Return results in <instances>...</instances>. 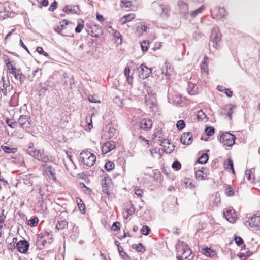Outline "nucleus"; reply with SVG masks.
<instances>
[{
  "mask_svg": "<svg viewBox=\"0 0 260 260\" xmlns=\"http://www.w3.org/2000/svg\"><path fill=\"white\" fill-rule=\"evenodd\" d=\"M198 88L194 83L189 82L188 85L187 91L189 94L194 95L198 93Z\"/></svg>",
  "mask_w": 260,
  "mask_h": 260,
  "instance_id": "7c9ffc66",
  "label": "nucleus"
},
{
  "mask_svg": "<svg viewBox=\"0 0 260 260\" xmlns=\"http://www.w3.org/2000/svg\"><path fill=\"white\" fill-rule=\"evenodd\" d=\"M29 154L35 159L42 161L46 162L48 160L43 151L40 150H28Z\"/></svg>",
  "mask_w": 260,
  "mask_h": 260,
  "instance_id": "0eeeda50",
  "label": "nucleus"
},
{
  "mask_svg": "<svg viewBox=\"0 0 260 260\" xmlns=\"http://www.w3.org/2000/svg\"><path fill=\"white\" fill-rule=\"evenodd\" d=\"M68 226V222L65 219H60L56 225V228L58 230H61L67 229Z\"/></svg>",
  "mask_w": 260,
  "mask_h": 260,
  "instance_id": "2f4dec72",
  "label": "nucleus"
},
{
  "mask_svg": "<svg viewBox=\"0 0 260 260\" xmlns=\"http://www.w3.org/2000/svg\"><path fill=\"white\" fill-rule=\"evenodd\" d=\"M133 249H135L138 252L144 253L145 251V248L142 243L133 244L132 245Z\"/></svg>",
  "mask_w": 260,
  "mask_h": 260,
  "instance_id": "4c0bfd02",
  "label": "nucleus"
},
{
  "mask_svg": "<svg viewBox=\"0 0 260 260\" xmlns=\"http://www.w3.org/2000/svg\"><path fill=\"white\" fill-rule=\"evenodd\" d=\"M208 160V155L207 154H203L198 159V162L200 164H205Z\"/></svg>",
  "mask_w": 260,
  "mask_h": 260,
  "instance_id": "09e8293b",
  "label": "nucleus"
},
{
  "mask_svg": "<svg viewBox=\"0 0 260 260\" xmlns=\"http://www.w3.org/2000/svg\"><path fill=\"white\" fill-rule=\"evenodd\" d=\"M84 27V22L82 20H80L78 22L77 27L75 28V31L77 33L80 32Z\"/></svg>",
  "mask_w": 260,
  "mask_h": 260,
  "instance_id": "49530a36",
  "label": "nucleus"
},
{
  "mask_svg": "<svg viewBox=\"0 0 260 260\" xmlns=\"http://www.w3.org/2000/svg\"><path fill=\"white\" fill-rule=\"evenodd\" d=\"M209 174V170L206 167H202V168L197 170L195 173L196 178L200 180L207 179Z\"/></svg>",
  "mask_w": 260,
  "mask_h": 260,
  "instance_id": "f8f14e48",
  "label": "nucleus"
},
{
  "mask_svg": "<svg viewBox=\"0 0 260 260\" xmlns=\"http://www.w3.org/2000/svg\"><path fill=\"white\" fill-rule=\"evenodd\" d=\"M18 123L20 127L25 131H28L31 127V118L27 115H21L18 119Z\"/></svg>",
  "mask_w": 260,
  "mask_h": 260,
  "instance_id": "423d86ee",
  "label": "nucleus"
},
{
  "mask_svg": "<svg viewBox=\"0 0 260 260\" xmlns=\"http://www.w3.org/2000/svg\"><path fill=\"white\" fill-rule=\"evenodd\" d=\"M140 68L139 77L141 78H146L151 73V69L148 68L145 64H142Z\"/></svg>",
  "mask_w": 260,
  "mask_h": 260,
  "instance_id": "6ab92c4d",
  "label": "nucleus"
},
{
  "mask_svg": "<svg viewBox=\"0 0 260 260\" xmlns=\"http://www.w3.org/2000/svg\"><path fill=\"white\" fill-rule=\"evenodd\" d=\"M200 251L204 255L207 257H213L216 254L215 251L210 248L203 246L201 248Z\"/></svg>",
  "mask_w": 260,
  "mask_h": 260,
  "instance_id": "393cba45",
  "label": "nucleus"
},
{
  "mask_svg": "<svg viewBox=\"0 0 260 260\" xmlns=\"http://www.w3.org/2000/svg\"><path fill=\"white\" fill-rule=\"evenodd\" d=\"M177 257L178 260H191L192 256V251L183 243L179 244L176 247Z\"/></svg>",
  "mask_w": 260,
  "mask_h": 260,
  "instance_id": "f257e3e1",
  "label": "nucleus"
},
{
  "mask_svg": "<svg viewBox=\"0 0 260 260\" xmlns=\"http://www.w3.org/2000/svg\"><path fill=\"white\" fill-rule=\"evenodd\" d=\"M4 212L5 210L3 209L1 211V214L0 215V228L3 227V224L6 219V215L4 214Z\"/></svg>",
  "mask_w": 260,
  "mask_h": 260,
  "instance_id": "4d7b16f0",
  "label": "nucleus"
},
{
  "mask_svg": "<svg viewBox=\"0 0 260 260\" xmlns=\"http://www.w3.org/2000/svg\"><path fill=\"white\" fill-rule=\"evenodd\" d=\"M39 219L37 217H35L33 219H30L28 221V224L30 226H36L38 224Z\"/></svg>",
  "mask_w": 260,
  "mask_h": 260,
  "instance_id": "6e6d98bb",
  "label": "nucleus"
},
{
  "mask_svg": "<svg viewBox=\"0 0 260 260\" xmlns=\"http://www.w3.org/2000/svg\"><path fill=\"white\" fill-rule=\"evenodd\" d=\"M211 15L216 19L220 20L225 17L227 12L224 8L217 7L211 11Z\"/></svg>",
  "mask_w": 260,
  "mask_h": 260,
  "instance_id": "9b49d317",
  "label": "nucleus"
},
{
  "mask_svg": "<svg viewBox=\"0 0 260 260\" xmlns=\"http://www.w3.org/2000/svg\"><path fill=\"white\" fill-rule=\"evenodd\" d=\"M255 169L250 168L245 172L246 179L251 182H254L255 180Z\"/></svg>",
  "mask_w": 260,
  "mask_h": 260,
  "instance_id": "cd10ccee",
  "label": "nucleus"
},
{
  "mask_svg": "<svg viewBox=\"0 0 260 260\" xmlns=\"http://www.w3.org/2000/svg\"><path fill=\"white\" fill-rule=\"evenodd\" d=\"M205 8L203 5L201 6L199 8L192 12L190 14V16L193 18L196 17L198 14L202 13Z\"/></svg>",
  "mask_w": 260,
  "mask_h": 260,
  "instance_id": "de8ad7c7",
  "label": "nucleus"
},
{
  "mask_svg": "<svg viewBox=\"0 0 260 260\" xmlns=\"http://www.w3.org/2000/svg\"><path fill=\"white\" fill-rule=\"evenodd\" d=\"M58 7L57 3L56 1H54L53 2L51 3L50 6L48 8V10L50 11H54L55 10L57 9Z\"/></svg>",
  "mask_w": 260,
  "mask_h": 260,
  "instance_id": "e2e57ef3",
  "label": "nucleus"
},
{
  "mask_svg": "<svg viewBox=\"0 0 260 260\" xmlns=\"http://www.w3.org/2000/svg\"><path fill=\"white\" fill-rule=\"evenodd\" d=\"M136 18V15L134 13H130L128 14H126L122 17H121L119 20V23L121 25H124L127 22H129L133 20Z\"/></svg>",
  "mask_w": 260,
  "mask_h": 260,
  "instance_id": "4be33fe9",
  "label": "nucleus"
},
{
  "mask_svg": "<svg viewBox=\"0 0 260 260\" xmlns=\"http://www.w3.org/2000/svg\"><path fill=\"white\" fill-rule=\"evenodd\" d=\"M62 11L67 14H79L81 10L78 5L69 4L63 8Z\"/></svg>",
  "mask_w": 260,
  "mask_h": 260,
  "instance_id": "6e6552de",
  "label": "nucleus"
},
{
  "mask_svg": "<svg viewBox=\"0 0 260 260\" xmlns=\"http://www.w3.org/2000/svg\"><path fill=\"white\" fill-rule=\"evenodd\" d=\"M150 153L152 156L156 159H160L161 157V154L160 149L157 148L151 149L150 150Z\"/></svg>",
  "mask_w": 260,
  "mask_h": 260,
  "instance_id": "72a5a7b5",
  "label": "nucleus"
},
{
  "mask_svg": "<svg viewBox=\"0 0 260 260\" xmlns=\"http://www.w3.org/2000/svg\"><path fill=\"white\" fill-rule=\"evenodd\" d=\"M235 107L231 104H228L225 105L221 111V114L223 115H226L230 117V119H232V114L233 113V109Z\"/></svg>",
  "mask_w": 260,
  "mask_h": 260,
  "instance_id": "aec40b11",
  "label": "nucleus"
},
{
  "mask_svg": "<svg viewBox=\"0 0 260 260\" xmlns=\"http://www.w3.org/2000/svg\"><path fill=\"white\" fill-rule=\"evenodd\" d=\"M80 186L82 188L83 192L87 194H90L92 192L91 189L86 187L84 183H80Z\"/></svg>",
  "mask_w": 260,
  "mask_h": 260,
  "instance_id": "3c124183",
  "label": "nucleus"
},
{
  "mask_svg": "<svg viewBox=\"0 0 260 260\" xmlns=\"http://www.w3.org/2000/svg\"><path fill=\"white\" fill-rule=\"evenodd\" d=\"M161 145L164 148V150L166 153H171L174 150V146L171 144L168 140L164 139L161 142Z\"/></svg>",
  "mask_w": 260,
  "mask_h": 260,
  "instance_id": "a878e982",
  "label": "nucleus"
},
{
  "mask_svg": "<svg viewBox=\"0 0 260 260\" xmlns=\"http://www.w3.org/2000/svg\"><path fill=\"white\" fill-rule=\"evenodd\" d=\"M113 187V184L111 178L109 176H105L102 181V188L103 192L109 196Z\"/></svg>",
  "mask_w": 260,
  "mask_h": 260,
  "instance_id": "20e7f679",
  "label": "nucleus"
},
{
  "mask_svg": "<svg viewBox=\"0 0 260 260\" xmlns=\"http://www.w3.org/2000/svg\"><path fill=\"white\" fill-rule=\"evenodd\" d=\"M7 72L14 76L16 80H19L20 83H22L25 78V76L21 73H20V70L17 69L12 64L7 67Z\"/></svg>",
  "mask_w": 260,
  "mask_h": 260,
  "instance_id": "39448f33",
  "label": "nucleus"
},
{
  "mask_svg": "<svg viewBox=\"0 0 260 260\" xmlns=\"http://www.w3.org/2000/svg\"><path fill=\"white\" fill-rule=\"evenodd\" d=\"M48 5L49 1L48 0H40L39 7L41 8L43 7H47Z\"/></svg>",
  "mask_w": 260,
  "mask_h": 260,
  "instance_id": "774afa93",
  "label": "nucleus"
},
{
  "mask_svg": "<svg viewBox=\"0 0 260 260\" xmlns=\"http://www.w3.org/2000/svg\"><path fill=\"white\" fill-rule=\"evenodd\" d=\"M79 158L82 163L88 167L92 166L96 160V156L87 150L82 151L80 154Z\"/></svg>",
  "mask_w": 260,
  "mask_h": 260,
  "instance_id": "f03ea898",
  "label": "nucleus"
},
{
  "mask_svg": "<svg viewBox=\"0 0 260 260\" xmlns=\"http://www.w3.org/2000/svg\"><path fill=\"white\" fill-rule=\"evenodd\" d=\"M247 222L251 228L260 230V213H257L253 215L249 219Z\"/></svg>",
  "mask_w": 260,
  "mask_h": 260,
  "instance_id": "1a4fd4ad",
  "label": "nucleus"
},
{
  "mask_svg": "<svg viewBox=\"0 0 260 260\" xmlns=\"http://www.w3.org/2000/svg\"><path fill=\"white\" fill-rule=\"evenodd\" d=\"M153 123L152 120L149 118L143 119L140 123V128L143 131H148L151 129Z\"/></svg>",
  "mask_w": 260,
  "mask_h": 260,
  "instance_id": "dca6fc26",
  "label": "nucleus"
},
{
  "mask_svg": "<svg viewBox=\"0 0 260 260\" xmlns=\"http://www.w3.org/2000/svg\"><path fill=\"white\" fill-rule=\"evenodd\" d=\"M176 126L178 130H182L185 127V122L183 120L178 121L176 124Z\"/></svg>",
  "mask_w": 260,
  "mask_h": 260,
  "instance_id": "864d4df0",
  "label": "nucleus"
},
{
  "mask_svg": "<svg viewBox=\"0 0 260 260\" xmlns=\"http://www.w3.org/2000/svg\"><path fill=\"white\" fill-rule=\"evenodd\" d=\"M162 130L161 128H155L154 133L152 135V139H155L156 138H161L162 137Z\"/></svg>",
  "mask_w": 260,
  "mask_h": 260,
  "instance_id": "ea45409f",
  "label": "nucleus"
},
{
  "mask_svg": "<svg viewBox=\"0 0 260 260\" xmlns=\"http://www.w3.org/2000/svg\"><path fill=\"white\" fill-rule=\"evenodd\" d=\"M197 117L199 120L203 121L206 119L207 115L203 110H201L197 112Z\"/></svg>",
  "mask_w": 260,
  "mask_h": 260,
  "instance_id": "37998d69",
  "label": "nucleus"
},
{
  "mask_svg": "<svg viewBox=\"0 0 260 260\" xmlns=\"http://www.w3.org/2000/svg\"><path fill=\"white\" fill-rule=\"evenodd\" d=\"M217 89L221 92H224L227 96L232 97L233 96V92L230 89L226 88L222 85H218Z\"/></svg>",
  "mask_w": 260,
  "mask_h": 260,
  "instance_id": "473e14b6",
  "label": "nucleus"
},
{
  "mask_svg": "<svg viewBox=\"0 0 260 260\" xmlns=\"http://www.w3.org/2000/svg\"><path fill=\"white\" fill-rule=\"evenodd\" d=\"M118 249L120 255L124 260H128L129 256L124 251L123 249L120 248L119 245H118Z\"/></svg>",
  "mask_w": 260,
  "mask_h": 260,
  "instance_id": "79ce46f5",
  "label": "nucleus"
},
{
  "mask_svg": "<svg viewBox=\"0 0 260 260\" xmlns=\"http://www.w3.org/2000/svg\"><path fill=\"white\" fill-rule=\"evenodd\" d=\"M92 115L93 114L91 115H87L85 118V123L84 122L82 123L83 127L86 131H90V130L93 128L92 121Z\"/></svg>",
  "mask_w": 260,
  "mask_h": 260,
  "instance_id": "5701e85b",
  "label": "nucleus"
},
{
  "mask_svg": "<svg viewBox=\"0 0 260 260\" xmlns=\"http://www.w3.org/2000/svg\"><path fill=\"white\" fill-rule=\"evenodd\" d=\"M120 223L119 222H114L112 225L111 229L113 231H116L120 229Z\"/></svg>",
  "mask_w": 260,
  "mask_h": 260,
  "instance_id": "338daca9",
  "label": "nucleus"
},
{
  "mask_svg": "<svg viewBox=\"0 0 260 260\" xmlns=\"http://www.w3.org/2000/svg\"><path fill=\"white\" fill-rule=\"evenodd\" d=\"M172 167L176 170H179L181 168V164L178 161H174L172 165Z\"/></svg>",
  "mask_w": 260,
  "mask_h": 260,
  "instance_id": "13d9d810",
  "label": "nucleus"
},
{
  "mask_svg": "<svg viewBox=\"0 0 260 260\" xmlns=\"http://www.w3.org/2000/svg\"><path fill=\"white\" fill-rule=\"evenodd\" d=\"M135 194L139 198H141L143 196V191L141 188H136L134 189Z\"/></svg>",
  "mask_w": 260,
  "mask_h": 260,
  "instance_id": "052dcab7",
  "label": "nucleus"
},
{
  "mask_svg": "<svg viewBox=\"0 0 260 260\" xmlns=\"http://www.w3.org/2000/svg\"><path fill=\"white\" fill-rule=\"evenodd\" d=\"M234 240L238 246H240L244 243L243 239L239 236H235Z\"/></svg>",
  "mask_w": 260,
  "mask_h": 260,
  "instance_id": "bf43d9fd",
  "label": "nucleus"
},
{
  "mask_svg": "<svg viewBox=\"0 0 260 260\" xmlns=\"http://www.w3.org/2000/svg\"><path fill=\"white\" fill-rule=\"evenodd\" d=\"M36 51L40 54H42L44 56L48 57V54L46 52L44 51L43 49L41 47H38Z\"/></svg>",
  "mask_w": 260,
  "mask_h": 260,
  "instance_id": "69168bd1",
  "label": "nucleus"
},
{
  "mask_svg": "<svg viewBox=\"0 0 260 260\" xmlns=\"http://www.w3.org/2000/svg\"><path fill=\"white\" fill-rule=\"evenodd\" d=\"M116 143L113 141H107L102 146V151L103 154H106L116 148Z\"/></svg>",
  "mask_w": 260,
  "mask_h": 260,
  "instance_id": "4468645a",
  "label": "nucleus"
},
{
  "mask_svg": "<svg viewBox=\"0 0 260 260\" xmlns=\"http://www.w3.org/2000/svg\"><path fill=\"white\" fill-rule=\"evenodd\" d=\"M88 32L92 37L98 38L102 35V28L99 25H94L89 28Z\"/></svg>",
  "mask_w": 260,
  "mask_h": 260,
  "instance_id": "f3484780",
  "label": "nucleus"
},
{
  "mask_svg": "<svg viewBox=\"0 0 260 260\" xmlns=\"http://www.w3.org/2000/svg\"><path fill=\"white\" fill-rule=\"evenodd\" d=\"M181 142L184 145H188L193 141V135L190 132H185L181 136Z\"/></svg>",
  "mask_w": 260,
  "mask_h": 260,
  "instance_id": "2eb2a0df",
  "label": "nucleus"
},
{
  "mask_svg": "<svg viewBox=\"0 0 260 260\" xmlns=\"http://www.w3.org/2000/svg\"><path fill=\"white\" fill-rule=\"evenodd\" d=\"M223 167L224 169L229 172L232 173L233 174H235L234 168V162L231 158H228L223 162Z\"/></svg>",
  "mask_w": 260,
  "mask_h": 260,
  "instance_id": "b1692460",
  "label": "nucleus"
},
{
  "mask_svg": "<svg viewBox=\"0 0 260 260\" xmlns=\"http://www.w3.org/2000/svg\"><path fill=\"white\" fill-rule=\"evenodd\" d=\"M60 26L62 30L65 29L67 28V26L69 24H73V23L72 22H70L68 20L66 19H63L60 22Z\"/></svg>",
  "mask_w": 260,
  "mask_h": 260,
  "instance_id": "8fccbe9b",
  "label": "nucleus"
},
{
  "mask_svg": "<svg viewBox=\"0 0 260 260\" xmlns=\"http://www.w3.org/2000/svg\"><path fill=\"white\" fill-rule=\"evenodd\" d=\"M44 171L49 178L55 180V173L54 169L50 166L46 165L45 167Z\"/></svg>",
  "mask_w": 260,
  "mask_h": 260,
  "instance_id": "bb28decb",
  "label": "nucleus"
},
{
  "mask_svg": "<svg viewBox=\"0 0 260 260\" xmlns=\"http://www.w3.org/2000/svg\"><path fill=\"white\" fill-rule=\"evenodd\" d=\"M76 201L77 204L78 205V206L80 210L83 213H85L86 208H85V205L84 202H83V201L80 198H78V197H77L76 198Z\"/></svg>",
  "mask_w": 260,
  "mask_h": 260,
  "instance_id": "e433bc0d",
  "label": "nucleus"
},
{
  "mask_svg": "<svg viewBox=\"0 0 260 260\" xmlns=\"http://www.w3.org/2000/svg\"><path fill=\"white\" fill-rule=\"evenodd\" d=\"M120 6L121 8L127 9V11L131 10L133 7V5L131 2L121 1Z\"/></svg>",
  "mask_w": 260,
  "mask_h": 260,
  "instance_id": "a19ab883",
  "label": "nucleus"
},
{
  "mask_svg": "<svg viewBox=\"0 0 260 260\" xmlns=\"http://www.w3.org/2000/svg\"><path fill=\"white\" fill-rule=\"evenodd\" d=\"M6 123L11 128H16L17 126L16 122H12L10 119L7 118L6 120Z\"/></svg>",
  "mask_w": 260,
  "mask_h": 260,
  "instance_id": "5fc2aeb1",
  "label": "nucleus"
},
{
  "mask_svg": "<svg viewBox=\"0 0 260 260\" xmlns=\"http://www.w3.org/2000/svg\"><path fill=\"white\" fill-rule=\"evenodd\" d=\"M130 68L128 66H126L124 69V73L126 78V81L129 84H132L133 83V77L129 75L130 74Z\"/></svg>",
  "mask_w": 260,
  "mask_h": 260,
  "instance_id": "c9c22d12",
  "label": "nucleus"
},
{
  "mask_svg": "<svg viewBox=\"0 0 260 260\" xmlns=\"http://www.w3.org/2000/svg\"><path fill=\"white\" fill-rule=\"evenodd\" d=\"M177 6L179 13L186 15L188 13V5L181 0H179L177 2Z\"/></svg>",
  "mask_w": 260,
  "mask_h": 260,
  "instance_id": "412c9836",
  "label": "nucleus"
},
{
  "mask_svg": "<svg viewBox=\"0 0 260 260\" xmlns=\"http://www.w3.org/2000/svg\"><path fill=\"white\" fill-rule=\"evenodd\" d=\"M1 149L6 153H15L17 151V148H10L7 146L2 145Z\"/></svg>",
  "mask_w": 260,
  "mask_h": 260,
  "instance_id": "58836bf2",
  "label": "nucleus"
},
{
  "mask_svg": "<svg viewBox=\"0 0 260 260\" xmlns=\"http://www.w3.org/2000/svg\"><path fill=\"white\" fill-rule=\"evenodd\" d=\"M160 9L159 16L161 18H167L170 15V8L169 5L161 4L159 6Z\"/></svg>",
  "mask_w": 260,
  "mask_h": 260,
  "instance_id": "a211bd4d",
  "label": "nucleus"
},
{
  "mask_svg": "<svg viewBox=\"0 0 260 260\" xmlns=\"http://www.w3.org/2000/svg\"><path fill=\"white\" fill-rule=\"evenodd\" d=\"M16 248L19 252L26 253L28 250L29 243L26 240H20L16 245Z\"/></svg>",
  "mask_w": 260,
  "mask_h": 260,
  "instance_id": "ddd939ff",
  "label": "nucleus"
},
{
  "mask_svg": "<svg viewBox=\"0 0 260 260\" xmlns=\"http://www.w3.org/2000/svg\"><path fill=\"white\" fill-rule=\"evenodd\" d=\"M114 168L115 164L113 161H108L105 164V169L108 171L113 170Z\"/></svg>",
  "mask_w": 260,
  "mask_h": 260,
  "instance_id": "a18cd8bd",
  "label": "nucleus"
},
{
  "mask_svg": "<svg viewBox=\"0 0 260 260\" xmlns=\"http://www.w3.org/2000/svg\"><path fill=\"white\" fill-rule=\"evenodd\" d=\"M149 42L147 40H144L141 43V48L142 51H147L149 48Z\"/></svg>",
  "mask_w": 260,
  "mask_h": 260,
  "instance_id": "c03bdc74",
  "label": "nucleus"
},
{
  "mask_svg": "<svg viewBox=\"0 0 260 260\" xmlns=\"http://www.w3.org/2000/svg\"><path fill=\"white\" fill-rule=\"evenodd\" d=\"M211 40L213 43V46L215 48H217V43L221 40V36L217 32L213 31L211 35Z\"/></svg>",
  "mask_w": 260,
  "mask_h": 260,
  "instance_id": "c85d7f7f",
  "label": "nucleus"
},
{
  "mask_svg": "<svg viewBox=\"0 0 260 260\" xmlns=\"http://www.w3.org/2000/svg\"><path fill=\"white\" fill-rule=\"evenodd\" d=\"M205 131L208 136H212L214 133V128L213 127H208L205 129Z\"/></svg>",
  "mask_w": 260,
  "mask_h": 260,
  "instance_id": "680f3d73",
  "label": "nucleus"
},
{
  "mask_svg": "<svg viewBox=\"0 0 260 260\" xmlns=\"http://www.w3.org/2000/svg\"><path fill=\"white\" fill-rule=\"evenodd\" d=\"M17 241V238H13L12 243H10L9 244V245L8 246V248L9 249H11L12 250L13 249H14L15 248V247H16V246L15 245V244L16 243Z\"/></svg>",
  "mask_w": 260,
  "mask_h": 260,
  "instance_id": "0e129e2a",
  "label": "nucleus"
},
{
  "mask_svg": "<svg viewBox=\"0 0 260 260\" xmlns=\"http://www.w3.org/2000/svg\"><path fill=\"white\" fill-rule=\"evenodd\" d=\"M147 26L141 23L137 26L136 33L139 36L142 35L144 32L147 31Z\"/></svg>",
  "mask_w": 260,
  "mask_h": 260,
  "instance_id": "f704fd0d",
  "label": "nucleus"
},
{
  "mask_svg": "<svg viewBox=\"0 0 260 260\" xmlns=\"http://www.w3.org/2000/svg\"><path fill=\"white\" fill-rule=\"evenodd\" d=\"M150 231V228L146 225L143 226L140 230L141 233L144 235H148Z\"/></svg>",
  "mask_w": 260,
  "mask_h": 260,
  "instance_id": "603ef678",
  "label": "nucleus"
},
{
  "mask_svg": "<svg viewBox=\"0 0 260 260\" xmlns=\"http://www.w3.org/2000/svg\"><path fill=\"white\" fill-rule=\"evenodd\" d=\"M223 215L226 219L230 223H234L238 219V215L233 209H228L224 212Z\"/></svg>",
  "mask_w": 260,
  "mask_h": 260,
  "instance_id": "9d476101",
  "label": "nucleus"
},
{
  "mask_svg": "<svg viewBox=\"0 0 260 260\" xmlns=\"http://www.w3.org/2000/svg\"><path fill=\"white\" fill-rule=\"evenodd\" d=\"M235 136L228 132L222 133L220 137V142L224 145L232 146L235 143Z\"/></svg>",
  "mask_w": 260,
  "mask_h": 260,
  "instance_id": "7ed1b4c3",
  "label": "nucleus"
},
{
  "mask_svg": "<svg viewBox=\"0 0 260 260\" xmlns=\"http://www.w3.org/2000/svg\"><path fill=\"white\" fill-rule=\"evenodd\" d=\"M208 59V57L205 55L204 58V60L202 62L200 65L201 72L205 73L206 75H208L209 73L207 64Z\"/></svg>",
  "mask_w": 260,
  "mask_h": 260,
  "instance_id": "c756f323",
  "label": "nucleus"
}]
</instances>
